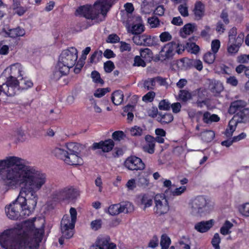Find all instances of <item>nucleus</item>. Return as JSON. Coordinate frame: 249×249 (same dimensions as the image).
I'll list each match as a JSON object with an SVG mask.
<instances>
[{"label": "nucleus", "instance_id": "8fccbe9b", "mask_svg": "<svg viewBox=\"0 0 249 249\" xmlns=\"http://www.w3.org/2000/svg\"><path fill=\"white\" fill-rule=\"evenodd\" d=\"M159 37L160 41L165 42L171 40L172 36L168 32H164L160 34Z\"/></svg>", "mask_w": 249, "mask_h": 249}, {"label": "nucleus", "instance_id": "f8f14e48", "mask_svg": "<svg viewBox=\"0 0 249 249\" xmlns=\"http://www.w3.org/2000/svg\"><path fill=\"white\" fill-rule=\"evenodd\" d=\"M154 212L156 214L160 216L169 211L168 202L164 195H156L154 197Z\"/></svg>", "mask_w": 249, "mask_h": 249}, {"label": "nucleus", "instance_id": "473e14b6", "mask_svg": "<svg viewBox=\"0 0 249 249\" xmlns=\"http://www.w3.org/2000/svg\"><path fill=\"white\" fill-rule=\"evenodd\" d=\"M201 136L203 141L208 142H211L213 139L215 133L212 130H207L201 133Z\"/></svg>", "mask_w": 249, "mask_h": 249}, {"label": "nucleus", "instance_id": "393cba45", "mask_svg": "<svg viewBox=\"0 0 249 249\" xmlns=\"http://www.w3.org/2000/svg\"><path fill=\"white\" fill-rule=\"evenodd\" d=\"M68 153L67 145L64 146H58L53 148L52 150V154L57 158L61 159L64 161Z\"/></svg>", "mask_w": 249, "mask_h": 249}, {"label": "nucleus", "instance_id": "4468645a", "mask_svg": "<svg viewBox=\"0 0 249 249\" xmlns=\"http://www.w3.org/2000/svg\"><path fill=\"white\" fill-rule=\"evenodd\" d=\"M110 240V237L107 235L100 236L89 249H117L114 243H109Z\"/></svg>", "mask_w": 249, "mask_h": 249}, {"label": "nucleus", "instance_id": "4be33fe9", "mask_svg": "<svg viewBox=\"0 0 249 249\" xmlns=\"http://www.w3.org/2000/svg\"><path fill=\"white\" fill-rule=\"evenodd\" d=\"M125 11H121L122 20L123 23L131 22L132 21V13L134 11V7L132 3H126L124 5Z\"/></svg>", "mask_w": 249, "mask_h": 249}, {"label": "nucleus", "instance_id": "c9c22d12", "mask_svg": "<svg viewBox=\"0 0 249 249\" xmlns=\"http://www.w3.org/2000/svg\"><path fill=\"white\" fill-rule=\"evenodd\" d=\"M140 53L141 57L146 60H149L152 57V52L149 48L141 49Z\"/></svg>", "mask_w": 249, "mask_h": 249}, {"label": "nucleus", "instance_id": "4c0bfd02", "mask_svg": "<svg viewBox=\"0 0 249 249\" xmlns=\"http://www.w3.org/2000/svg\"><path fill=\"white\" fill-rule=\"evenodd\" d=\"M141 204L144 205V209H145L152 205L153 201L152 198L147 195H144L141 199Z\"/></svg>", "mask_w": 249, "mask_h": 249}, {"label": "nucleus", "instance_id": "6e6d98bb", "mask_svg": "<svg viewBox=\"0 0 249 249\" xmlns=\"http://www.w3.org/2000/svg\"><path fill=\"white\" fill-rule=\"evenodd\" d=\"M104 68L106 72L109 73L113 70L115 66L112 61H107L104 63Z\"/></svg>", "mask_w": 249, "mask_h": 249}, {"label": "nucleus", "instance_id": "2eb2a0df", "mask_svg": "<svg viewBox=\"0 0 249 249\" xmlns=\"http://www.w3.org/2000/svg\"><path fill=\"white\" fill-rule=\"evenodd\" d=\"M124 165L130 170H142L145 168V164L142 160L136 156H131L127 158Z\"/></svg>", "mask_w": 249, "mask_h": 249}, {"label": "nucleus", "instance_id": "c756f323", "mask_svg": "<svg viewBox=\"0 0 249 249\" xmlns=\"http://www.w3.org/2000/svg\"><path fill=\"white\" fill-rule=\"evenodd\" d=\"M158 121L162 124H166L171 123L174 119V117L171 113H165L162 114L159 113Z\"/></svg>", "mask_w": 249, "mask_h": 249}, {"label": "nucleus", "instance_id": "5fc2aeb1", "mask_svg": "<svg viewBox=\"0 0 249 249\" xmlns=\"http://www.w3.org/2000/svg\"><path fill=\"white\" fill-rule=\"evenodd\" d=\"M238 123H239L237 121L236 119L233 117L232 119L229 121L227 128H229L231 132L233 133L235 130Z\"/></svg>", "mask_w": 249, "mask_h": 249}, {"label": "nucleus", "instance_id": "412c9836", "mask_svg": "<svg viewBox=\"0 0 249 249\" xmlns=\"http://www.w3.org/2000/svg\"><path fill=\"white\" fill-rule=\"evenodd\" d=\"M213 224V220L211 219L208 221H202L196 223L195 229L199 232L204 233L209 231Z\"/></svg>", "mask_w": 249, "mask_h": 249}, {"label": "nucleus", "instance_id": "09e8293b", "mask_svg": "<svg viewBox=\"0 0 249 249\" xmlns=\"http://www.w3.org/2000/svg\"><path fill=\"white\" fill-rule=\"evenodd\" d=\"M212 244L215 249H219V243H220V238L218 233H216L212 240Z\"/></svg>", "mask_w": 249, "mask_h": 249}, {"label": "nucleus", "instance_id": "72a5a7b5", "mask_svg": "<svg viewBox=\"0 0 249 249\" xmlns=\"http://www.w3.org/2000/svg\"><path fill=\"white\" fill-rule=\"evenodd\" d=\"M179 100L183 102H187L192 98V94L187 90H180L178 94Z\"/></svg>", "mask_w": 249, "mask_h": 249}, {"label": "nucleus", "instance_id": "ddd939ff", "mask_svg": "<svg viewBox=\"0 0 249 249\" xmlns=\"http://www.w3.org/2000/svg\"><path fill=\"white\" fill-rule=\"evenodd\" d=\"M134 210V206L131 203L125 202L122 204L111 205L108 208V213L111 215H115L121 213H130Z\"/></svg>", "mask_w": 249, "mask_h": 249}, {"label": "nucleus", "instance_id": "de8ad7c7", "mask_svg": "<svg viewBox=\"0 0 249 249\" xmlns=\"http://www.w3.org/2000/svg\"><path fill=\"white\" fill-rule=\"evenodd\" d=\"M147 21L151 28H156L160 25V20L156 17L149 18L147 19Z\"/></svg>", "mask_w": 249, "mask_h": 249}, {"label": "nucleus", "instance_id": "6e6552de", "mask_svg": "<svg viewBox=\"0 0 249 249\" xmlns=\"http://www.w3.org/2000/svg\"><path fill=\"white\" fill-rule=\"evenodd\" d=\"M82 145L78 143L70 142L67 144L68 153L64 162L71 165H78L83 164V159L80 156L79 147Z\"/></svg>", "mask_w": 249, "mask_h": 249}, {"label": "nucleus", "instance_id": "680f3d73", "mask_svg": "<svg viewBox=\"0 0 249 249\" xmlns=\"http://www.w3.org/2000/svg\"><path fill=\"white\" fill-rule=\"evenodd\" d=\"M220 46V41L218 39L213 40L211 44L212 50L215 54L218 51Z\"/></svg>", "mask_w": 249, "mask_h": 249}, {"label": "nucleus", "instance_id": "7c9ffc66", "mask_svg": "<svg viewBox=\"0 0 249 249\" xmlns=\"http://www.w3.org/2000/svg\"><path fill=\"white\" fill-rule=\"evenodd\" d=\"M247 105V103L243 100L235 101L231 103L230 106L231 110H233V112L241 109L245 107Z\"/></svg>", "mask_w": 249, "mask_h": 249}, {"label": "nucleus", "instance_id": "338daca9", "mask_svg": "<svg viewBox=\"0 0 249 249\" xmlns=\"http://www.w3.org/2000/svg\"><path fill=\"white\" fill-rule=\"evenodd\" d=\"M108 91L107 88L99 89L95 91L94 95L96 97L100 98Z\"/></svg>", "mask_w": 249, "mask_h": 249}, {"label": "nucleus", "instance_id": "c85d7f7f", "mask_svg": "<svg viewBox=\"0 0 249 249\" xmlns=\"http://www.w3.org/2000/svg\"><path fill=\"white\" fill-rule=\"evenodd\" d=\"M219 117L216 114H211L209 112H206L203 116V121L205 123L210 124L212 122H217L219 121Z\"/></svg>", "mask_w": 249, "mask_h": 249}, {"label": "nucleus", "instance_id": "bf43d9fd", "mask_svg": "<svg viewBox=\"0 0 249 249\" xmlns=\"http://www.w3.org/2000/svg\"><path fill=\"white\" fill-rule=\"evenodd\" d=\"M237 29L235 27L232 28L229 32V41L233 42L236 39Z\"/></svg>", "mask_w": 249, "mask_h": 249}, {"label": "nucleus", "instance_id": "13d9d810", "mask_svg": "<svg viewBox=\"0 0 249 249\" xmlns=\"http://www.w3.org/2000/svg\"><path fill=\"white\" fill-rule=\"evenodd\" d=\"M240 212L243 215L249 217V203L243 205L240 209Z\"/></svg>", "mask_w": 249, "mask_h": 249}, {"label": "nucleus", "instance_id": "37998d69", "mask_svg": "<svg viewBox=\"0 0 249 249\" xmlns=\"http://www.w3.org/2000/svg\"><path fill=\"white\" fill-rule=\"evenodd\" d=\"M215 58V54L211 52H208L205 53L203 57L204 62L209 64L213 63Z\"/></svg>", "mask_w": 249, "mask_h": 249}, {"label": "nucleus", "instance_id": "a878e982", "mask_svg": "<svg viewBox=\"0 0 249 249\" xmlns=\"http://www.w3.org/2000/svg\"><path fill=\"white\" fill-rule=\"evenodd\" d=\"M194 15L197 19H200L204 15L205 6L200 1L196 2L193 10Z\"/></svg>", "mask_w": 249, "mask_h": 249}, {"label": "nucleus", "instance_id": "9d476101", "mask_svg": "<svg viewBox=\"0 0 249 249\" xmlns=\"http://www.w3.org/2000/svg\"><path fill=\"white\" fill-rule=\"evenodd\" d=\"M182 45L178 42L172 41L166 44L162 48L159 54V59L161 61H165L171 59L177 52L181 53L183 49H180Z\"/></svg>", "mask_w": 249, "mask_h": 249}, {"label": "nucleus", "instance_id": "774afa93", "mask_svg": "<svg viewBox=\"0 0 249 249\" xmlns=\"http://www.w3.org/2000/svg\"><path fill=\"white\" fill-rule=\"evenodd\" d=\"M159 240L157 236H154L150 240L148 247L152 249L155 248L158 246Z\"/></svg>", "mask_w": 249, "mask_h": 249}, {"label": "nucleus", "instance_id": "f704fd0d", "mask_svg": "<svg viewBox=\"0 0 249 249\" xmlns=\"http://www.w3.org/2000/svg\"><path fill=\"white\" fill-rule=\"evenodd\" d=\"M233 225L228 220H226L223 226L220 228V233L223 235H227L231 232L230 230Z\"/></svg>", "mask_w": 249, "mask_h": 249}, {"label": "nucleus", "instance_id": "5701e85b", "mask_svg": "<svg viewBox=\"0 0 249 249\" xmlns=\"http://www.w3.org/2000/svg\"><path fill=\"white\" fill-rule=\"evenodd\" d=\"M130 22H125L124 23L125 24V27L128 33H131L135 36L140 35L144 31V26L142 23L140 22L131 26Z\"/></svg>", "mask_w": 249, "mask_h": 249}, {"label": "nucleus", "instance_id": "f3484780", "mask_svg": "<svg viewBox=\"0 0 249 249\" xmlns=\"http://www.w3.org/2000/svg\"><path fill=\"white\" fill-rule=\"evenodd\" d=\"M244 40V35L240 34L237 37L236 40L228 43L227 51L230 54H235L238 53L240 47H241Z\"/></svg>", "mask_w": 249, "mask_h": 249}, {"label": "nucleus", "instance_id": "7ed1b4c3", "mask_svg": "<svg viewBox=\"0 0 249 249\" xmlns=\"http://www.w3.org/2000/svg\"><path fill=\"white\" fill-rule=\"evenodd\" d=\"M116 0H98L93 7L82 6L76 11V15L94 20L96 23L104 21L110 7Z\"/></svg>", "mask_w": 249, "mask_h": 249}, {"label": "nucleus", "instance_id": "a18cd8bd", "mask_svg": "<svg viewBox=\"0 0 249 249\" xmlns=\"http://www.w3.org/2000/svg\"><path fill=\"white\" fill-rule=\"evenodd\" d=\"M91 77L94 82L102 85L104 84V81L101 78L100 74L97 71H93L91 73Z\"/></svg>", "mask_w": 249, "mask_h": 249}, {"label": "nucleus", "instance_id": "e2e57ef3", "mask_svg": "<svg viewBox=\"0 0 249 249\" xmlns=\"http://www.w3.org/2000/svg\"><path fill=\"white\" fill-rule=\"evenodd\" d=\"M102 224V220L101 219H97L92 221L91 222L90 226L92 229H93L94 231H97L100 228H101Z\"/></svg>", "mask_w": 249, "mask_h": 249}, {"label": "nucleus", "instance_id": "f03ea898", "mask_svg": "<svg viewBox=\"0 0 249 249\" xmlns=\"http://www.w3.org/2000/svg\"><path fill=\"white\" fill-rule=\"evenodd\" d=\"M26 221L21 229H12L0 235V244L5 249H38L44 234L43 228L36 229L34 220Z\"/></svg>", "mask_w": 249, "mask_h": 249}, {"label": "nucleus", "instance_id": "603ef678", "mask_svg": "<svg viewBox=\"0 0 249 249\" xmlns=\"http://www.w3.org/2000/svg\"><path fill=\"white\" fill-rule=\"evenodd\" d=\"M125 135L122 131H116L113 133L112 135V138L115 141H120L125 137Z\"/></svg>", "mask_w": 249, "mask_h": 249}, {"label": "nucleus", "instance_id": "0e129e2a", "mask_svg": "<svg viewBox=\"0 0 249 249\" xmlns=\"http://www.w3.org/2000/svg\"><path fill=\"white\" fill-rule=\"evenodd\" d=\"M134 65L144 67L146 66V63L144 60L142 59L141 56H136L134 58Z\"/></svg>", "mask_w": 249, "mask_h": 249}, {"label": "nucleus", "instance_id": "e433bc0d", "mask_svg": "<svg viewBox=\"0 0 249 249\" xmlns=\"http://www.w3.org/2000/svg\"><path fill=\"white\" fill-rule=\"evenodd\" d=\"M170 244V238L166 234L162 235L160 242L161 249H167Z\"/></svg>", "mask_w": 249, "mask_h": 249}, {"label": "nucleus", "instance_id": "a211bd4d", "mask_svg": "<svg viewBox=\"0 0 249 249\" xmlns=\"http://www.w3.org/2000/svg\"><path fill=\"white\" fill-rule=\"evenodd\" d=\"M114 146V142L111 139H108L99 142H94L92 145L93 149H101L104 152L111 151Z\"/></svg>", "mask_w": 249, "mask_h": 249}, {"label": "nucleus", "instance_id": "69168bd1", "mask_svg": "<svg viewBox=\"0 0 249 249\" xmlns=\"http://www.w3.org/2000/svg\"><path fill=\"white\" fill-rule=\"evenodd\" d=\"M185 240H181L179 241V244L180 245V248L181 249H190V242L188 238L186 239L185 237L183 238Z\"/></svg>", "mask_w": 249, "mask_h": 249}, {"label": "nucleus", "instance_id": "1a4fd4ad", "mask_svg": "<svg viewBox=\"0 0 249 249\" xmlns=\"http://www.w3.org/2000/svg\"><path fill=\"white\" fill-rule=\"evenodd\" d=\"M76 49L74 47H70L63 51L59 56L58 63L70 70L76 63L78 57Z\"/></svg>", "mask_w": 249, "mask_h": 249}, {"label": "nucleus", "instance_id": "864d4df0", "mask_svg": "<svg viewBox=\"0 0 249 249\" xmlns=\"http://www.w3.org/2000/svg\"><path fill=\"white\" fill-rule=\"evenodd\" d=\"M190 63L192 66L195 67L196 70L200 71L203 69L202 62L200 60L198 59H192L190 60Z\"/></svg>", "mask_w": 249, "mask_h": 249}, {"label": "nucleus", "instance_id": "39448f33", "mask_svg": "<svg viewBox=\"0 0 249 249\" xmlns=\"http://www.w3.org/2000/svg\"><path fill=\"white\" fill-rule=\"evenodd\" d=\"M189 206L190 213L194 216H201L210 210V200L202 196L192 199Z\"/></svg>", "mask_w": 249, "mask_h": 249}, {"label": "nucleus", "instance_id": "79ce46f5", "mask_svg": "<svg viewBox=\"0 0 249 249\" xmlns=\"http://www.w3.org/2000/svg\"><path fill=\"white\" fill-rule=\"evenodd\" d=\"M235 71L238 74L244 72L246 76L249 78V66L241 64L236 67Z\"/></svg>", "mask_w": 249, "mask_h": 249}, {"label": "nucleus", "instance_id": "cd10ccee", "mask_svg": "<svg viewBox=\"0 0 249 249\" xmlns=\"http://www.w3.org/2000/svg\"><path fill=\"white\" fill-rule=\"evenodd\" d=\"M124 94L121 90L114 91L111 96V100L115 105H120L123 101Z\"/></svg>", "mask_w": 249, "mask_h": 249}, {"label": "nucleus", "instance_id": "2f4dec72", "mask_svg": "<svg viewBox=\"0 0 249 249\" xmlns=\"http://www.w3.org/2000/svg\"><path fill=\"white\" fill-rule=\"evenodd\" d=\"M197 30V26L195 23H187L182 28V34L190 35Z\"/></svg>", "mask_w": 249, "mask_h": 249}, {"label": "nucleus", "instance_id": "20e7f679", "mask_svg": "<svg viewBox=\"0 0 249 249\" xmlns=\"http://www.w3.org/2000/svg\"><path fill=\"white\" fill-rule=\"evenodd\" d=\"M27 166L25 160L18 157L9 156L0 160V175L3 184L9 187L7 181L11 175H20Z\"/></svg>", "mask_w": 249, "mask_h": 249}, {"label": "nucleus", "instance_id": "c03bdc74", "mask_svg": "<svg viewBox=\"0 0 249 249\" xmlns=\"http://www.w3.org/2000/svg\"><path fill=\"white\" fill-rule=\"evenodd\" d=\"M149 183V180L143 176H140L137 180L138 185L143 188H146Z\"/></svg>", "mask_w": 249, "mask_h": 249}, {"label": "nucleus", "instance_id": "bb28decb", "mask_svg": "<svg viewBox=\"0 0 249 249\" xmlns=\"http://www.w3.org/2000/svg\"><path fill=\"white\" fill-rule=\"evenodd\" d=\"M5 34L10 37L16 38L18 36H23L25 34V32L23 29L18 27L10 29L7 32L6 31Z\"/></svg>", "mask_w": 249, "mask_h": 249}, {"label": "nucleus", "instance_id": "b1692460", "mask_svg": "<svg viewBox=\"0 0 249 249\" xmlns=\"http://www.w3.org/2000/svg\"><path fill=\"white\" fill-rule=\"evenodd\" d=\"M239 123H246L249 121V108L240 110L233 116Z\"/></svg>", "mask_w": 249, "mask_h": 249}, {"label": "nucleus", "instance_id": "423d86ee", "mask_svg": "<svg viewBox=\"0 0 249 249\" xmlns=\"http://www.w3.org/2000/svg\"><path fill=\"white\" fill-rule=\"evenodd\" d=\"M71 216L64 215L61 221V231L66 239L71 238L74 233V228L77 219V211L74 208L70 210Z\"/></svg>", "mask_w": 249, "mask_h": 249}, {"label": "nucleus", "instance_id": "052dcab7", "mask_svg": "<svg viewBox=\"0 0 249 249\" xmlns=\"http://www.w3.org/2000/svg\"><path fill=\"white\" fill-rule=\"evenodd\" d=\"M156 82H158L161 86H163L167 89L169 87V84L166 81V78H162L160 76L155 77Z\"/></svg>", "mask_w": 249, "mask_h": 249}, {"label": "nucleus", "instance_id": "9b49d317", "mask_svg": "<svg viewBox=\"0 0 249 249\" xmlns=\"http://www.w3.org/2000/svg\"><path fill=\"white\" fill-rule=\"evenodd\" d=\"M79 191L73 186H68L55 191L53 194L54 199L57 198L62 200L72 201L75 200L79 196Z\"/></svg>", "mask_w": 249, "mask_h": 249}, {"label": "nucleus", "instance_id": "3c124183", "mask_svg": "<svg viewBox=\"0 0 249 249\" xmlns=\"http://www.w3.org/2000/svg\"><path fill=\"white\" fill-rule=\"evenodd\" d=\"M155 95V92L154 91H149L142 97V101L146 102H151L153 101Z\"/></svg>", "mask_w": 249, "mask_h": 249}, {"label": "nucleus", "instance_id": "4d7b16f0", "mask_svg": "<svg viewBox=\"0 0 249 249\" xmlns=\"http://www.w3.org/2000/svg\"><path fill=\"white\" fill-rule=\"evenodd\" d=\"M223 89V87L222 83L217 82L214 83L211 88V90L213 92L219 93Z\"/></svg>", "mask_w": 249, "mask_h": 249}, {"label": "nucleus", "instance_id": "f257e3e1", "mask_svg": "<svg viewBox=\"0 0 249 249\" xmlns=\"http://www.w3.org/2000/svg\"><path fill=\"white\" fill-rule=\"evenodd\" d=\"M8 179L7 184L9 188H15L18 186L21 187L18 196H23L25 200L23 204V213L29 216L36 206V192L41 189L47 181V175L28 165L20 175L13 174Z\"/></svg>", "mask_w": 249, "mask_h": 249}, {"label": "nucleus", "instance_id": "a19ab883", "mask_svg": "<svg viewBox=\"0 0 249 249\" xmlns=\"http://www.w3.org/2000/svg\"><path fill=\"white\" fill-rule=\"evenodd\" d=\"M19 83V89H27L29 88L32 87L33 84L30 80H26L22 78L18 81Z\"/></svg>", "mask_w": 249, "mask_h": 249}, {"label": "nucleus", "instance_id": "58836bf2", "mask_svg": "<svg viewBox=\"0 0 249 249\" xmlns=\"http://www.w3.org/2000/svg\"><path fill=\"white\" fill-rule=\"evenodd\" d=\"M143 129L137 125L131 127L130 129V135L133 137H139L142 135Z\"/></svg>", "mask_w": 249, "mask_h": 249}, {"label": "nucleus", "instance_id": "aec40b11", "mask_svg": "<svg viewBox=\"0 0 249 249\" xmlns=\"http://www.w3.org/2000/svg\"><path fill=\"white\" fill-rule=\"evenodd\" d=\"M146 143L142 146V149L144 152L149 154H153L155 152V138L149 135L145 137Z\"/></svg>", "mask_w": 249, "mask_h": 249}, {"label": "nucleus", "instance_id": "49530a36", "mask_svg": "<svg viewBox=\"0 0 249 249\" xmlns=\"http://www.w3.org/2000/svg\"><path fill=\"white\" fill-rule=\"evenodd\" d=\"M158 107L160 110H168L171 108V105L168 101L162 100L159 103Z\"/></svg>", "mask_w": 249, "mask_h": 249}, {"label": "nucleus", "instance_id": "dca6fc26", "mask_svg": "<svg viewBox=\"0 0 249 249\" xmlns=\"http://www.w3.org/2000/svg\"><path fill=\"white\" fill-rule=\"evenodd\" d=\"M155 37H151L150 36L143 35H135L132 38L133 42L137 45L152 46L155 45L154 39Z\"/></svg>", "mask_w": 249, "mask_h": 249}, {"label": "nucleus", "instance_id": "6ab92c4d", "mask_svg": "<svg viewBox=\"0 0 249 249\" xmlns=\"http://www.w3.org/2000/svg\"><path fill=\"white\" fill-rule=\"evenodd\" d=\"M69 71L70 70L67 67H63L57 63L53 71L51 78L53 80L57 81L63 76L68 74Z\"/></svg>", "mask_w": 249, "mask_h": 249}, {"label": "nucleus", "instance_id": "0eeeda50", "mask_svg": "<svg viewBox=\"0 0 249 249\" xmlns=\"http://www.w3.org/2000/svg\"><path fill=\"white\" fill-rule=\"evenodd\" d=\"M25 201L23 196H18L14 201L5 207V213L9 218L17 220L28 216L23 213L24 209L22 207Z\"/></svg>", "mask_w": 249, "mask_h": 249}, {"label": "nucleus", "instance_id": "ea45409f", "mask_svg": "<svg viewBox=\"0 0 249 249\" xmlns=\"http://www.w3.org/2000/svg\"><path fill=\"white\" fill-rule=\"evenodd\" d=\"M155 77L148 78L144 82V87L147 90L153 89L156 86Z\"/></svg>", "mask_w": 249, "mask_h": 249}]
</instances>
